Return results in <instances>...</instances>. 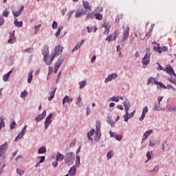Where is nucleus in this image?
Segmentation results:
<instances>
[{
  "mask_svg": "<svg viewBox=\"0 0 176 176\" xmlns=\"http://www.w3.org/2000/svg\"><path fill=\"white\" fill-rule=\"evenodd\" d=\"M75 162V155L72 153H67L65 155V163L67 166H72Z\"/></svg>",
  "mask_w": 176,
  "mask_h": 176,
  "instance_id": "1",
  "label": "nucleus"
},
{
  "mask_svg": "<svg viewBox=\"0 0 176 176\" xmlns=\"http://www.w3.org/2000/svg\"><path fill=\"white\" fill-rule=\"evenodd\" d=\"M125 111V115L124 116V122H128L129 119L127 116H129V109H130V102L126 100L123 102Z\"/></svg>",
  "mask_w": 176,
  "mask_h": 176,
  "instance_id": "2",
  "label": "nucleus"
},
{
  "mask_svg": "<svg viewBox=\"0 0 176 176\" xmlns=\"http://www.w3.org/2000/svg\"><path fill=\"white\" fill-rule=\"evenodd\" d=\"M54 57H56V55H52V58H49V56H47V50L46 51V53H45L44 56V61L47 65H51L52 63H53V60H54Z\"/></svg>",
  "mask_w": 176,
  "mask_h": 176,
  "instance_id": "3",
  "label": "nucleus"
},
{
  "mask_svg": "<svg viewBox=\"0 0 176 176\" xmlns=\"http://www.w3.org/2000/svg\"><path fill=\"white\" fill-rule=\"evenodd\" d=\"M25 133H27V125H25L21 133H19V135H17V137L15 138L14 141L15 142L19 141V140H21V138H23V137H24V134H25Z\"/></svg>",
  "mask_w": 176,
  "mask_h": 176,
  "instance_id": "4",
  "label": "nucleus"
},
{
  "mask_svg": "<svg viewBox=\"0 0 176 176\" xmlns=\"http://www.w3.org/2000/svg\"><path fill=\"white\" fill-rule=\"evenodd\" d=\"M118 35H119V31L116 30L114 32L113 35L111 34L108 36L106 38V41H108V42H111V41H116Z\"/></svg>",
  "mask_w": 176,
  "mask_h": 176,
  "instance_id": "5",
  "label": "nucleus"
},
{
  "mask_svg": "<svg viewBox=\"0 0 176 176\" xmlns=\"http://www.w3.org/2000/svg\"><path fill=\"white\" fill-rule=\"evenodd\" d=\"M163 71H165L166 72H167L168 75H173L174 76H175V73L174 72V69H173V67H171V65H167L166 66V68L164 69Z\"/></svg>",
  "mask_w": 176,
  "mask_h": 176,
  "instance_id": "6",
  "label": "nucleus"
},
{
  "mask_svg": "<svg viewBox=\"0 0 176 176\" xmlns=\"http://www.w3.org/2000/svg\"><path fill=\"white\" fill-rule=\"evenodd\" d=\"M130 32V28L129 26H126L125 29H124L123 31V36H122V41L123 42L127 41V38H129V34Z\"/></svg>",
  "mask_w": 176,
  "mask_h": 176,
  "instance_id": "7",
  "label": "nucleus"
},
{
  "mask_svg": "<svg viewBox=\"0 0 176 176\" xmlns=\"http://www.w3.org/2000/svg\"><path fill=\"white\" fill-rule=\"evenodd\" d=\"M149 61H151V54L147 53L144 57L142 58V65H148L149 64Z\"/></svg>",
  "mask_w": 176,
  "mask_h": 176,
  "instance_id": "8",
  "label": "nucleus"
},
{
  "mask_svg": "<svg viewBox=\"0 0 176 176\" xmlns=\"http://www.w3.org/2000/svg\"><path fill=\"white\" fill-rule=\"evenodd\" d=\"M134 35H135V36H136V38H138V36H140V38L141 39V41H144V38L146 36H148V38H149V36H151V32H148L145 35V36H142L143 34L140 32V31L137 30L135 32Z\"/></svg>",
  "mask_w": 176,
  "mask_h": 176,
  "instance_id": "9",
  "label": "nucleus"
},
{
  "mask_svg": "<svg viewBox=\"0 0 176 176\" xmlns=\"http://www.w3.org/2000/svg\"><path fill=\"white\" fill-rule=\"evenodd\" d=\"M86 14V10H83V8H78L76 12V17L78 19L79 17H82V16Z\"/></svg>",
  "mask_w": 176,
  "mask_h": 176,
  "instance_id": "10",
  "label": "nucleus"
},
{
  "mask_svg": "<svg viewBox=\"0 0 176 176\" xmlns=\"http://www.w3.org/2000/svg\"><path fill=\"white\" fill-rule=\"evenodd\" d=\"M6 149H8L7 142L0 146V157H1V156H3V153L6 152Z\"/></svg>",
  "mask_w": 176,
  "mask_h": 176,
  "instance_id": "11",
  "label": "nucleus"
},
{
  "mask_svg": "<svg viewBox=\"0 0 176 176\" xmlns=\"http://www.w3.org/2000/svg\"><path fill=\"white\" fill-rule=\"evenodd\" d=\"M52 118H53V114H50L45 119V127L47 129L49 127L50 123H52Z\"/></svg>",
  "mask_w": 176,
  "mask_h": 176,
  "instance_id": "12",
  "label": "nucleus"
},
{
  "mask_svg": "<svg viewBox=\"0 0 176 176\" xmlns=\"http://www.w3.org/2000/svg\"><path fill=\"white\" fill-rule=\"evenodd\" d=\"M45 117H46V110H44L42 114L38 115V116L36 118L35 120L36 123H38V122H41V120H43V119H45Z\"/></svg>",
  "mask_w": 176,
  "mask_h": 176,
  "instance_id": "13",
  "label": "nucleus"
},
{
  "mask_svg": "<svg viewBox=\"0 0 176 176\" xmlns=\"http://www.w3.org/2000/svg\"><path fill=\"white\" fill-rule=\"evenodd\" d=\"M16 37H14V31H13L12 33L10 34V38L8 39V43H15L16 42Z\"/></svg>",
  "mask_w": 176,
  "mask_h": 176,
  "instance_id": "14",
  "label": "nucleus"
},
{
  "mask_svg": "<svg viewBox=\"0 0 176 176\" xmlns=\"http://www.w3.org/2000/svg\"><path fill=\"white\" fill-rule=\"evenodd\" d=\"M63 53V46L59 45L57 47H56L55 49V54L53 56H55V57L56 56H58L60 54H61Z\"/></svg>",
  "mask_w": 176,
  "mask_h": 176,
  "instance_id": "15",
  "label": "nucleus"
},
{
  "mask_svg": "<svg viewBox=\"0 0 176 176\" xmlns=\"http://www.w3.org/2000/svg\"><path fill=\"white\" fill-rule=\"evenodd\" d=\"M116 78H118V74H109L108 78H107L105 79V83H108L109 82H111L113 79H116Z\"/></svg>",
  "mask_w": 176,
  "mask_h": 176,
  "instance_id": "16",
  "label": "nucleus"
},
{
  "mask_svg": "<svg viewBox=\"0 0 176 176\" xmlns=\"http://www.w3.org/2000/svg\"><path fill=\"white\" fill-rule=\"evenodd\" d=\"M102 27H103V28H104L105 30L104 32V35H108V34H109V30L111 28L109 24L107 23H104V24L102 25Z\"/></svg>",
  "mask_w": 176,
  "mask_h": 176,
  "instance_id": "17",
  "label": "nucleus"
},
{
  "mask_svg": "<svg viewBox=\"0 0 176 176\" xmlns=\"http://www.w3.org/2000/svg\"><path fill=\"white\" fill-rule=\"evenodd\" d=\"M109 135L111 137H114L117 141H122V135H118L116 133L111 132V131H109Z\"/></svg>",
  "mask_w": 176,
  "mask_h": 176,
  "instance_id": "18",
  "label": "nucleus"
},
{
  "mask_svg": "<svg viewBox=\"0 0 176 176\" xmlns=\"http://www.w3.org/2000/svg\"><path fill=\"white\" fill-rule=\"evenodd\" d=\"M61 64H63V60H61V59H58L54 66V74H57L58 68L61 67Z\"/></svg>",
  "mask_w": 176,
  "mask_h": 176,
  "instance_id": "19",
  "label": "nucleus"
},
{
  "mask_svg": "<svg viewBox=\"0 0 176 176\" xmlns=\"http://www.w3.org/2000/svg\"><path fill=\"white\" fill-rule=\"evenodd\" d=\"M148 113V107H145L143 109L142 116L140 118V122H142L143 119H145V116Z\"/></svg>",
  "mask_w": 176,
  "mask_h": 176,
  "instance_id": "20",
  "label": "nucleus"
},
{
  "mask_svg": "<svg viewBox=\"0 0 176 176\" xmlns=\"http://www.w3.org/2000/svg\"><path fill=\"white\" fill-rule=\"evenodd\" d=\"M152 130H148L147 131H146L143 135V138H142V142L144 141H146V140L148 139V137H149V135H151V134H152Z\"/></svg>",
  "mask_w": 176,
  "mask_h": 176,
  "instance_id": "21",
  "label": "nucleus"
},
{
  "mask_svg": "<svg viewBox=\"0 0 176 176\" xmlns=\"http://www.w3.org/2000/svg\"><path fill=\"white\" fill-rule=\"evenodd\" d=\"M56 90H57V88H53L52 91L49 93V94H50V96L48 98L49 101H52L53 98H54V94H56Z\"/></svg>",
  "mask_w": 176,
  "mask_h": 176,
  "instance_id": "22",
  "label": "nucleus"
},
{
  "mask_svg": "<svg viewBox=\"0 0 176 176\" xmlns=\"http://www.w3.org/2000/svg\"><path fill=\"white\" fill-rule=\"evenodd\" d=\"M159 81L156 80V79L150 77L148 80H147V85H151V83L152 85H157Z\"/></svg>",
  "mask_w": 176,
  "mask_h": 176,
  "instance_id": "23",
  "label": "nucleus"
},
{
  "mask_svg": "<svg viewBox=\"0 0 176 176\" xmlns=\"http://www.w3.org/2000/svg\"><path fill=\"white\" fill-rule=\"evenodd\" d=\"M65 157L64 156V155H63L60 153H58L56 156V159L57 162H61V160H64Z\"/></svg>",
  "mask_w": 176,
  "mask_h": 176,
  "instance_id": "24",
  "label": "nucleus"
},
{
  "mask_svg": "<svg viewBox=\"0 0 176 176\" xmlns=\"http://www.w3.org/2000/svg\"><path fill=\"white\" fill-rule=\"evenodd\" d=\"M94 133H96V131L94 129H91L89 132L87 133V138L90 141H93V138H91V135H94Z\"/></svg>",
  "mask_w": 176,
  "mask_h": 176,
  "instance_id": "25",
  "label": "nucleus"
},
{
  "mask_svg": "<svg viewBox=\"0 0 176 176\" xmlns=\"http://www.w3.org/2000/svg\"><path fill=\"white\" fill-rule=\"evenodd\" d=\"M95 141H98L101 138V131H96L95 132Z\"/></svg>",
  "mask_w": 176,
  "mask_h": 176,
  "instance_id": "26",
  "label": "nucleus"
},
{
  "mask_svg": "<svg viewBox=\"0 0 176 176\" xmlns=\"http://www.w3.org/2000/svg\"><path fill=\"white\" fill-rule=\"evenodd\" d=\"M85 43V40H82L80 41V43H78L72 50V52H75V50H78V49H80V46Z\"/></svg>",
  "mask_w": 176,
  "mask_h": 176,
  "instance_id": "27",
  "label": "nucleus"
},
{
  "mask_svg": "<svg viewBox=\"0 0 176 176\" xmlns=\"http://www.w3.org/2000/svg\"><path fill=\"white\" fill-rule=\"evenodd\" d=\"M14 24H15V27H18V28H21V27H23V21L19 22L17 19H15Z\"/></svg>",
  "mask_w": 176,
  "mask_h": 176,
  "instance_id": "28",
  "label": "nucleus"
},
{
  "mask_svg": "<svg viewBox=\"0 0 176 176\" xmlns=\"http://www.w3.org/2000/svg\"><path fill=\"white\" fill-rule=\"evenodd\" d=\"M69 175H75L76 174V168L75 166H73L70 168L69 170Z\"/></svg>",
  "mask_w": 176,
  "mask_h": 176,
  "instance_id": "29",
  "label": "nucleus"
},
{
  "mask_svg": "<svg viewBox=\"0 0 176 176\" xmlns=\"http://www.w3.org/2000/svg\"><path fill=\"white\" fill-rule=\"evenodd\" d=\"M10 74H12V71H10L8 73H7L3 76V79L4 82H8V80H9L8 79H9V76H10Z\"/></svg>",
  "mask_w": 176,
  "mask_h": 176,
  "instance_id": "30",
  "label": "nucleus"
},
{
  "mask_svg": "<svg viewBox=\"0 0 176 176\" xmlns=\"http://www.w3.org/2000/svg\"><path fill=\"white\" fill-rule=\"evenodd\" d=\"M167 109L168 112H176V106H168Z\"/></svg>",
  "mask_w": 176,
  "mask_h": 176,
  "instance_id": "31",
  "label": "nucleus"
},
{
  "mask_svg": "<svg viewBox=\"0 0 176 176\" xmlns=\"http://www.w3.org/2000/svg\"><path fill=\"white\" fill-rule=\"evenodd\" d=\"M32 74H34V71H30L28 74V83H31L32 82Z\"/></svg>",
  "mask_w": 176,
  "mask_h": 176,
  "instance_id": "32",
  "label": "nucleus"
},
{
  "mask_svg": "<svg viewBox=\"0 0 176 176\" xmlns=\"http://www.w3.org/2000/svg\"><path fill=\"white\" fill-rule=\"evenodd\" d=\"M80 166V157L76 155V167H79Z\"/></svg>",
  "mask_w": 176,
  "mask_h": 176,
  "instance_id": "33",
  "label": "nucleus"
},
{
  "mask_svg": "<svg viewBox=\"0 0 176 176\" xmlns=\"http://www.w3.org/2000/svg\"><path fill=\"white\" fill-rule=\"evenodd\" d=\"M2 127H5V121L3 117H0V130H1Z\"/></svg>",
  "mask_w": 176,
  "mask_h": 176,
  "instance_id": "34",
  "label": "nucleus"
},
{
  "mask_svg": "<svg viewBox=\"0 0 176 176\" xmlns=\"http://www.w3.org/2000/svg\"><path fill=\"white\" fill-rule=\"evenodd\" d=\"M38 153H39V154L46 153V147H45V146L41 147L38 150Z\"/></svg>",
  "mask_w": 176,
  "mask_h": 176,
  "instance_id": "35",
  "label": "nucleus"
},
{
  "mask_svg": "<svg viewBox=\"0 0 176 176\" xmlns=\"http://www.w3.org/2000/svg\"><path fill=\"white\" fill-rule=\"evenodd\" d=\"M155 46L153 47V49L155 52H157L159 53V50H160V44L157 43H155Z\"/></svg>",
  "mask_w": 176,
  "mask_h": 176,
  "instance_id": "36",
  "label": "nucleus"
},
{
  "mask_svg": "<svg viewBox=\"0 0 176 176\" xmlns=\"http://www.w3.org/2000/svg\"><path fill=\"white\" fill-rule=\"evenodd\" d=\"M87 32L90 34V32H96L97 31V28L94 27V28H90L89 27H87Z\"/></svg>",
  "mask_w": 176,
  "mask_h": 176,
  "instance_id": "37",
  "label": "nucleus"
},
{
  "mask_svg": "<svg viewBox=\"0 0 176 176\" xmlns=\"http://www.w3.org/2000/svg\"><path fill=\"white\" fill-rule=\"evenodd\" d=\"M83 6H84L85 9H89V10H91V8H90L89 2H87V1L83 2Z\"/></svg>",
  "mask_w": 176,
  "mask_h": 176,
  "instance_id": "38",
  "label": "nucleus"
},
{
  "mask_svg": "<svg viewBox=\"0 0 176 176\" xmlns=\"http://www.w3.org/2000/svg\"><path fill=\"white\" fill-rule=\"evenodd\" d=\"M87 19H94L96 17V14L91 12V13H88L86 15Z\"/></svg>",
  "mask_w": 176,
  "mask_h": 176,
  "instance_id": "39",
  "label": "nucleus"
},
{
  "mask_svg": "<svg viewBox=\"0 0 176 176\" xmlns=\"http://www.w3.org/2000/svg\"><path fill=\"white\" fill-rule=\"evenodd\" d=\"M96 20H102V14L100 13H95Z\"/></svg>",
  "mask_w": 176,
  "mask_h": 176,
  "instance_id": "40",
  "label": "nucleus"
},
{
  "mask_svg": "<svg viewBox=\"0 0 176 176\" xmlns=\"http://www.w3.org/2000/svg\"><path fill=\"white\" fill-rule=\"evenodd\" d=\"M168 49L167 47L164 46V47H160V50H158V53H163V52H167Z\"/></svg>",
  "mask_w": 176,
  "mask_h": 176,
  "instance_id": "41",
  "label": "nucleus"
},
{
  "mask_svg": "<svg viewBox=\"0 0 176 176\" xmlns=\"http://www.w3.org/2000/svg\"><path fill=\"white\" fill-rule=\"evenodd\" d=\"M100 129H101V122L100 121L96 122V131H100Z\"/></svg>",
  "mask_w": 176,
  "mask_h": 176,
  "instance_id": "42",
  "label": "nucleus"
},
{
  "mask_svg": "<svg viewBox=\"0 0 176 176\" xmlns=\"http://www.w3.org/2000/svg\"><path fill=\"white\" fill-rule=\"evenodd\" d=\"M28 95V92H27V91H24L21 94V98H25V97H27Z\"/></svg>",
  "mask_w": 176,
  "mask_h": 176,
  "instance_id": "43",
  "label": "nucleus"
},
{
  "mask_svg": "<svg viewBox=\"0 0 176 176\" xmlns=\"http://www.w3.org/2000/svg\"><path fill=\"white\" fill-rule=\"evenodd\" d=\"M47 51V56H49V49L47 47H44L43 50H42V53L45 57V53H46Z\"/></svg>",
  "mask_w": 176,
  "mask_h": 176,
  "instance_id": "44",
  "label": "nucleus"
},
{
  "mask_svg": "<svg viewBox=\"0 0 176 176\" xmlns=\"http://www.w3.org/2000/svg\"><path fill=\"white\" fill-rule=\"evenodd\" d=\"M65 102H69V97L68 96H65L63 100V104H65Z\"/></svg>",
  "mask_w": 176,
  "mask_h": 176,
  "instance_id": "45",
  "label": "nucleus"
},
{
  "mask_svg": "<svg viewBox=\"0 0 176 176\" xmlns=\"http://www.w3.org/2000/svg\"><path fill=\"white\" fill-rule=\"evenodd\" d=\"M112 156H113V152H112V151L107 153V157L108 160H109Z\"/></svg>",
  "mask_w": 176,
  "mask_h": 176,
  "instance_id": "46",
  "label": "nucleus"
},
{
  "mask_svg": "<svg viewBox=\"0 0 176 176\" xmlns=\"http://www.w3.org/2000/svg\"><path fill=\"white\" fill-rule=\"evenodd\" d=\"M80 89H83L86 86V81H81L79 82Z\"/></svg>",
  "mask_w": 176,
  "mask_h": 176,
  "instance_id": "47",
  "label": "nucleus"
},
{
  "mask_svg": "<svg viewBox=\"0 0 176 176\" xmlns=\"http://www.w3.org/2000/svg\"><path fill=\"white\" fill-rule=\"evenodd\" d=\"M146 157H147L148 160H151V159L152 158V152L148 151L146 153Z\"/></svg>",
  "mask_w": 176,
  "mask_h": 176,
  "instance_id": "48",
  "label": "nucleus"
},
{
  "mask_svg": "<svg viewBox=\"0 0 176 176\" xmlns=\"http://www.w3.org/2000/svg\"><path fill=\"white\" fill-rule=\"evenodd\" d=\"M12 14L15 17H18V16H20V14H21V11H16V12L12 11Z\"/></svg>",
  "mask_w": 176,
  "mask_h": 176,
  "instance_id": "49",
  "label": "nucleus"
},
{
  "mask_svg": "<svg viewBox=\"0 0 176 176\" xmlns=\"http://www.w3.org/2000/svg\"><path fill=\"white\" fill-rule=\"evenodd\" d=\"M111 100V101H114V102H119V97L114 96Z\"/></svg>",
  "mask_w": 176,
  "mask_h": 176,
  "instance_id": "50",
  "label": "nucleus"
},
{
  "mask_svg": "<svg viewBox=\"0 0 176 176\" xmlns=\"http://www.w3.org/2000/svg\"><path fill=\"white\" fill-rule=\"evenodd\" d=\"M34 49H32V47H30V48H28V49H26L25 50V53H32Z\"/></svg>",
  "mask_w": 176,
  "mask_h": 176,
  "instance_id": "51",
  "label": "nucleus"
},
{
  "mask_svg": "<svg viewBox=\"0 0 176 176\" xmlns=\"http://www.w3.org/2000/svg\"><path fill=\"white\" fill-rule=\"evenodd\" d=\"M9 11L6 10L5 11L3 12L2 14L4 17H8V16H9Z\"/></svg>",
  "mask_w": 176,
  "mask_h": 176,
  "instance_id": "52",
  "label": "nucleus"
},
{
  "mask_svg": "<svg viewBox=\"0 0 176 176\" xmlns=\"http://www.w3.org/2000/svg\"><path fill=\"white\" fill-rule=\"evenodd\" d=\"M53 74V67H49V70H48V76H50Z\"/></svg>",
  "mask_w": 176,
  "mask_h": 176,
  "instance_id": "53",
  "label": "nucleus"
},
{
  "mask_svg": "<svg viewBox=\"0 0 176 176\" xmlns=\"http://www.w3.org/2000/svg\"><path fill=\"white\" fill-rule=\"evenodd\" d=\"M57 27H58V25L57 24V22L54 21L53 24H52V28L54 30H56V29H57Z\"/></svg>",
  "mask_w": 176,
  "mask_h": 176,
  "instance_id": "54",
  "label": "nucleus"
},
{
  "mask_svg": "<svg viewBox=\"0 0 176 176\" xmlns=\"http://www.w3.org/2000/svg\"><path fill=\"white\" fill-rule=\"evenodd\" d=\"M157 65H158V67L157 68V71H163V67H162V65H160V63H157Z\"/></svg>",
  "mask_w": 176,
  "mask_h": 176,
  "instance_id": "55",
  "label": "nucleus"
},
{
  "mask_svg": "<svg viewBox=\"0 0 176 176\" xmlns=\"http://www.w3.org/2000/svg\"><path fill=\"white\" fill-rule=\"evenodd\" d=\"M16 173H17V174H19L21 176L23 175V174H24V171H23L19 168L16 169Z\"/></svg>",
  "mask_w": 176,
  "mask_h": 176,
  "instance_id": "56",
  "label": "nucleus"
},
{
  "mask_svg": "<svg viewBox=\"0 0 176 176\" xmlns=\"http://www.w3.org/2000/svg\"><path fill=\"white\" fill-rule=\"evenodd\" d=\"M41 24L37 25V26H35L34 28V30H35V34H37L38 31H39V28H41Z\"/></svg>",
  "mask_w": 176,
  "mask_h": 176,
  "instance_id": "57",
  "label": "nucleus"
},
{
  "mask_svg": "<svg viewBox=\"0 0 176 176\" xmlns=\"http://www.w3.org/2000/svg\"><path fill=\"white\" fill-rule=\"evenodd\" d=\"M15 126H16V122L13 121V122L11 123V125H10V129H11V130H13V129H14Z\"/></svg>",
  "mask_w": 176,
  "mask_h": 176,
  "instance_id": "58",
  "label": "nucleus"
},
{
  "mask_svg": "<svg viewBox=\"0 0 176 176\" xmlns=\"http://www.w3.org/2000/svg\"><path fill=\"white\" fill-rule=\"evenodd\" d=\"M159 86H160V87H162V89H166V85H164L163 83L162 82H159L158 81V83L157 84Z\"/></svg>",
  "mask_w": 176,
  "mask_h": 176,
  "instance_id": "59",
  "label": "nucleus"
},
{
  "mask_svg": "<svg viewBox=\"0 0 176 176\" xmlns=\"http://www.w3.org/2000/svg\"><path fill=\"white\" fill-rule=\"evenodd\" d=\"M38 159H41L39 161L40 163H43V162H45V156L38 157Z\"/></svg>",
  "mask_w": 176,
  "mask_h": 176,
  "instance_id": "60",
  "label": "nucleus"
},
{
  "mask_svg": "<svg viewBox=\"0 0 176 176\" xmlns=\"http://www.w3.org/2000/svg\"><path fill=\"white\" fill-rule=\"evenodd\" d=\"M127 119H130L131 118H133L134 116V112L131 113L130 114H128Z\"/></svg>",
  "mask_w": 176,
  "mask_h": 176,
  "instance_id": "61",
  "label": "nucleus"
},
{
  "mask_svg": "<svg viewBox=\"0 0 176 176\" xmlns=\"http://www.w3.org/2000/svg\"><path fill=\"white\" fill-rule=\"evenodd\" d=\"M96 55H94L92 58H91V63L92 64H94V63H96Z\"/></svg>",
  "mask_w": 176,
  "mask_h": 176,
  "instance_id": "62",
  "label": "nucleus"
},
{
  "mask_svg": "<svg viewBox=\"0 0 176 176\" xmlns=\"http://www.w3.org/2000/svg\"><path fill=\"white\" fill-rule=\"evenodd\" d=\"M52 166L53 167H57V166H58V162H57V161L52 162Z\"/></svg>",
  "mask_w": 176,
  "mask_h": 176,
  "instance_id": "63",
  "label": "nucleus"
},
{
  "mask_svg": "<svg viewBox=\"0 0 176 176\" xmlns=\"http://www.w3.org/2000/svg\"><path fill=\"white\" fill-rule=\"evenodd\" d=\"M103 9L102 7H98L96 8V12H102Z\"/></svg>",
  "mask_w": 176,
  "mask_h": 176,
  "instance_id": "64",
  "label": "nucleus"
}]
</instances>
